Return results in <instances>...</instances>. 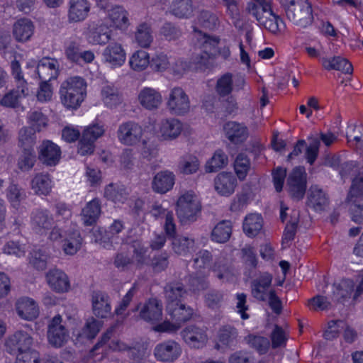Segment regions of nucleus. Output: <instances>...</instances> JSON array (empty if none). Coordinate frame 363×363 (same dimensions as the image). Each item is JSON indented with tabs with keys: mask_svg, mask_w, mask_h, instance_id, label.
Returning <instances> with one entry per match:
<instances>
[{
	"mask_svg": "<svg viewBox=\"0 0 363 363\" xmlns=\"http://www.w3.org/2000/svg\"><path fill=\"white\" fill-rule=\"evenodd\" d=\"M131 247L133 249L131 257V259H133V264H135L137 269H140L148 263V249L140 240L133 241L131 243Z\"/></svg>",
	"mask_w": 363,
	"mask_h": 363,
	"instance_id": "nucleus-38",
	"label": "nucleus"
},
{
	"mask_svg": "<svg viewBox=\"0 0 363 363\" xmlns=\"http://www.w3.org/2000/svg\"><path fill=\"white\" fill-rule=\"evenodd\" d=\"M143 135V128L134 121L121 123L117 130L119 141L125 145H134L139 143Z\"/></svg>",
	"mask_w": 363,
	"mask_h": 363,
	"instance_id": "nucleus-10",
	"label": "nucleus"
},
{
	"mask_svg": "<svg viewBox=\"0 0 363 363\" xmlns=\"http://www.w3.org/2000/svg\"><path fill=\"white\" fill-rule=\"evenodd\" d=\"M167 311L174 323L164 321L155 327L157 332L174 333L178 330L182 323L189 321L193 316L194 310L182 303L167 304Z\"/></svg>",
	"mask_w": 363,
	"mask_h": 363,
	"instance_id": "nucleus-3",
	"label": "nucleus"
},
{
	"mask_svg": "<svg viewBox=\"0 0 363 363\" xmlns=\"http://www.w3.org/2000/svg\"><path fill=\"white\" fill-rule=\"evenodd\" d=\"M37 138L35 132L29 127L21 128L18 134V145L22 149H34Z\"/></svg>",
	"mask_w": 363,
	"mask_h": 363,
	"instance_id": "nucleus-48",
	"label": "nucleus"
},
{
	"mask_svg": "<svg viewBox=\"0 0 363 363\" xmlns=\"http://www.w3.org/2000/svg\"><path fill=\"white\" fill-rule=\"evenodd\" d=\"M177 206V215L182 224L196 221L201 210L198 196L191 191L184 193L179 198Z\"/></svg>",
	"mask_w": 363,
	"mask_h": 363,
	"instance_id": "nucleus-5",
	"label": "nucleus"
},
{
	"mask_svg": "<svg viewBox=\"0 0 363 363\" xmlns=\"http://www.w3.org/2000/svg\"><path fill=\"white\" fill-rule=\"evenodd\" d=\"M108 12L110 20L116 28L125 29L128 27V13L122 6H116L108 10Z\"/></svg>",
	"mask_w": 363,
	"mask_h": 363,
	"instance_id": "nucleus-50",
	"label": "nucleus"
},
{
	"mask_svg": "<svg viewBox=\"0 0 363 363\" xmlns=\"http://www.w3.org/2000/svg\"><path fill=\"white\" fill-rule=\"evenodd\" d=\"M262 218L257 213H251L247 216L243 222V230L249 237L256 236L262 230Z\"/></svg>",
	"mask_w": 363,
	"mask_h": 363,
	"instance_id": "nucleus-45",
	"label": "nucleus"
},
{
	"mask_svg": "<svg viewBox=\"0 0 363 363\" xmlns=\"http://www.w3.org/2000/svg\"><path fill=\"white\" fill-rule=\"evenodd\" d=\"M246 339L250 347L260 354H266L270 347V342L265 337L250 335Z\"/></svg>",
	"mask_w": 363,
	"mask_h": 363,
	"instance_id": "nucleus-56",
	"label": "nucleus"
},
{
	"mask_svg": "<svg viewBox=\"0 0 363 363\" xmlns=\"http://www.w3.org/2000/svg\"><path fill=\"white\" fill-rule=\"evenodd\" d=\"M197 21L200 26L209 30L216 28L218 24V17L208 11H202Z\"/></svg>",
	"mask_w": 363,
	"mask_h": 363,
	"instance_id": "nucleus-63",
	"label": "nucleus"
},
{
	"mask_svg": "<svg viewBox=\"0 0 363 363\" xmlns=\"http://www.w3.org/2000/svg\"><path fill=\"white\" fill-rule=\"evenodd\" d=\"M135 42L143 48H147L153 41V35L151 27L146 23L140 24L135 33Z\"/></svg>",
	"mask_w": 363,
	"mask_h": 363,
	"instance_id": "nucleus-46",
	"label": "nucleus"
},
{
	"mask_svg": "<svg viewBox=\"0 0 363 363\" xmlns=\"http://www.w3.org/2000/svg\"><path fill=\"white\" fill-rule=\"evenodd\" d=\"M140 104L145 109H157L162 102L161 94L156 89L145 87L140 90L138 96Z\"/></svg>",
	"mask_w": 363,
	"mask_h": 363,
	"instance_id": "nucleus-24",
	"label": "nucleus"
},
{
	"mask_svg": "<svg viewBox=\"0 0 363 363\" xmlns=\"http://www.w3.org/2000/svg\"><path fill=\"white\" fill-rule=\"evenodd\" d=\"M55 223L53 216L47 209L37 208L31 213L30 224L37 233L43 234L51 229Z\"/></svg>",
	"mask_w": 363,
	"mask_h": 363,
	"instance_id": "nucleus-17",
	"label": "nucleus"
},
{
	"mask_svg": "<svg viewBox=\"0 0 363 363\" xmlns=\"http://www.w3.org/2000/svg\"><path fill=\"white\" fill-rule=\"evenodd\" d=\"M225 137L233 144L243 143L249 136L247 127L235 121H228L223 126Z\"/></svg>",
	"mask_w": 363,
	"mask_h": 363,
	"instance_id": "nucleus-21",
	"label": "nucleus"
},
{
	"mask_svg": "<svg viewBox=\"0 0 363 363\" xmlns=\"http://www.w3.org/2000/svg\"><path fill=\"white\" fill-rule=\"evenodd\" d=\"M33 343V339L28 333L18 330L6 338L4 347L7 353L16 357L31 350Z\"/></svg>",
	"mask_w": 363,
	"mask_h": 363,
	"instance_id": "nucleus-7",
	"label": "nucleus"
},
{
	"mask_svg": "<svg viewBox=\"0 0 363 363\" xmlns=\"http://www.w3.org/2000/svg\"><path fill=\"white\" fill-rule=\"evenodd\" d=\"M91 305L93 313L96 317L106 318L111 315V298L106 293L101 291H93Z\"/></svg>",
	"mask_w": 363,
	"mask_h": 363,
	"instance_id": "nucleus-20",
	"label": "nucleus"
},
{
	"mask_svg": "<svg viewBox=\"0 0 363 363\" xmlns=\"http://www.w3.org/2000/svg\"><path fill=\"white\" fill-rule=\"evenodd\" d=\"M28 123L30 127L35 132H40L45 129L48 123V119L45 115L38 111H30L27 116Z\"/></svg>",
	"mask_w": 363,
	"mask_h": 363,
	"instance_id": "nucleus-52",
	"label": "nucleus"
},
{
	"mask_svg": "<svg viewBox=\"0 0 363 363\" xmlns=\"http://www.w3.org/2000/svg\"><path fill=\"white\" fill-rule=\"evenodd\" d=\"M101 214V203L98 199L89 201L82 209V220L85 225H92Z\"/></svg>",
	"mask_w": 363,
	"mask_h": 363,
	"instance_id": "nucleus-41",
	"label": "nucleus"
},
{
	"mask_svg": "<svg viewBox=\"0 0 363 363\" xmlns=\"http://www.w3.org/2000/svg\"><path fill=\"white\" fill-rule=\"evenodd\" d=\"M232 234V223L230 220L219 222L211 232V239L218 243L228 242Z\"/></svg>",
	"mask_w": 363,
	"mask_h": 363,
	"instance_id": "nucleus-43",
	"label": "nucleus"
},
{
	"mask_svg": "<svg viewBox=\"0 0 363 363\" xmlns=\"http://www.w3.org/2000/svg\"><path fill=\"white\" fill-rule=\"evenodd\" d=\"M102 55L104 61L113 68L122 66L125 61V52L118 43H111L107 45Z\"/></svg>",
	"mask_w": 363,
	"mask_h": 363,
	"instance_id": "nucleus-22",
	"label": "nucleus"
},
{
	"mask_svg": "<svg viewBox=\"0 0 363 363\" xmlns=\"http://www.w3.org/2000/svg\"><path fill=\"white\" fill-rule=\"evenodd\" d=\"M36 161L34 149H23L22 153L18 159L17 165L22 171L30 170Z\"/></svg>",
	"mask_w": 363,
	"mask_h": 363,
	"instance_id": "nucleus-55",
	"label": "nucleus"
},
{
	"mask_svg": "<svg viewBox=\"0 0 363 363\" xmlns=\"http://www.w3.org/2000/svg\"><path fill=\"white\" fill-rule=\"evenodd\" d=\"M329 204L328 195L318 186H311L308 193L307 205L316 211H322Z\"/></svg>",
	"mask_w": 363,
	"mask_h": 363,
	"instance_id": "nucleus-26",
	"label": "nucleus"
},
{
	"mask_svg": "<svg viewBox=\"0 0 363 363\" xmlns=\"http://www.w3.org/2000/svg\"><path fill=\"white\" fill-rule=\"evenodd\" d=\"M12 75L16 83V89L6 94L0 101L1 105L6 107H16L18 106L19 99L28 95L29 89L26 81L21 73V66L18 61L14 60L11 65Z\"/></svg>",
	"mask_w": 363,
	"mask_h": 363,
	"instance_id": "nucleus-6",
	"label": "nucleus"
},
{
	"mask_svg": "<svg viewBox=\"0 0 363 363\" xmlns=\"http://www.w3.org/2000/svg\"><path fill=\"white\" fill-rule=\"evenodd\" d=\"M320 61L323 67L328 71L337 70L350 74L353 72L352 65L346 58L341 56L321 57Z\"/></svg>",
	"mask_w": 363,
	"mask_h": 363,
	"instance_id": "nucleus-31",
	"label": "nucleus"
},
{
	"mask_svg": "<svg viewBox=\"0 0 363 363\" xmlns=\"http://www.w3.org/2000/svg\"><path fill=\"white\" fill-rule=\"evenodd\" d=\"M194 6L191 0H172L169 12L179 18H188L193 15Z\"/></svg>",
	"mask_w": 363,
	"mask_h": 363,
	"instance_id": "nucleus-39",
	"label": "nucleus"
},
{
	"mask_svg": "<svg viewBox=\"0 0 363 363\" xmlns=\"http://www.w3.org/2000/svg\"><path fill=\"white\" fill-rule=\"evenodd\" d=\"M179 345L174 340H168L156 345L154 350L155 358L164 362H172L181 354Z\"/></svg>",
	"mask_w": 363,
	"mask_h": 363,
	"instance_id": "nucleus-15",
	"label": "nucleus"
},
{
	"mask_svg": "<svg viewBox=\"0 0 363 363\" xmlns=\"http://www.w3.org/2000/svg\"><path fill=\"white\" fill-rule=\"evenodd\" d=\"M48 255L40 249L33 250L30 258V263L38 270H43L46 268Z\"/></svg>",
	"mask_w": 363,
	"mask_h": 363,
	"instance_id": "nucleus-64",
	"label": "nucleus"
},
{
	"mask_svg": "<svg viewBox=\"0 0 363 363\" xmlns=\"http://www.w3.org/2000/svg\"><path fill=\"white\" fill-rule=\"evenodd\" d=\"M60 147L51 140H44L38 147V159L46 166H55L60 161Z\"/></svg>",
	"mask_w": 363,
	"mask_h": 363,
	"instance_id": "nucleus-16",
	"label": "nucleus"
},
{
	"mask_svg": "<svg viewBox=\"0 0 363 363\" xmlns=\"http://www.w3.org/2000/svg\"><path fill=\"white\" fill-rule=\"evenodd\" d=\"M167 108L174 115L182 116L190 110V100L184 90L179 86H175L170 90Z\"/></svg>",
	"mask_w": 363,
	"mask_h": 363,
	"instance_id": "nucleus-9",
	"label": "nucleus"
},
{
	"mask_svg": "<svg viewBox=\"0 0 363 363\" xmlns=\"http://www.w3.org/2000/svg\"><path fill=\"white\" fill-rule=\"evenodd\" d=\"M68 337L69 333L62 323L61 315H55L48 325V338L50 344L56 347H62Z\"/></svg>",
	"mask_w": 363,
	"mask_h": 363,
	"instance_id": "nucleus-12",
	"label": "nucleus"
},
{
	"mask_svg": "<svg viewBox=\"0 0 363 363\" xmlns=\"http://www.w3.org/2000/svg\"><path fill=\"white\" fill-rule=\"evenodd\" d=\"M233 74L227 72L222 75L217 81L216 89L221 96L229 95L233 89Z\"/></svg>",
	"mask_w": 363,
	"mask_h": 363,
	"instance_id": "nucleus-57",
	"label": "nucleus"
},
{
	"mask_svg": "<svg viewBox=\"0 0 363 363\" xmlns=\"http://www.w3.org/2000/svg\"><path fill=\"white\" fill-rule=\"evenodd\" d=\"M140 317L148 322H157L162 319V305L156 298H150L140 312Z\"/></svg>",
	"mask_w": 363,
	"mask_h": 363,
	"instance_id": "nucleus-34",
	"label": "nucleus"
},
{
	"mask_svg": "<svg viewBox=\"0 0 363 363\" xmlns=\"http://www.w3.org/2000/svg\"><path fill=\"white\" fill-rule=\"evenodd\" d=\"M149 54L142 50L135 51L129 60V65L132 69L136 72L145 70L150 65Z\"/></svg>",
	"mask_w": 363,
	"mask_h": 363,
	"instance_id": "nucleus-49",
	"label": "nucleus"
},
{
	"mask_svg": "<svg viewBox=\"0 0 363 363\" xmlns=\"http://www.w3.org/2000/svg\"><path fill=\"white\" fill-rule=\"evenodd\" d=\"M306 173L303 167H295L289 174L286 188L293 199L299 201L305 195L306 190Z\"/></svg>",
	"mask_w": 363,
	"mask_h": 363,
	"instance_id": "nucleus-8",
	"label": "nucleus"
},
{
	"mask_svg": "<svg viewBox=\"0 0 363 363\" xmlns=\"http://www.w3.org/2000/svg\"><path fill=\"white\" fill-rule=\"evenodd\" d=\"M6 196L13 206H16L26 198V193L21 186L11 183L7 189Z\"/></svg>",
	"mask_w": 363,
	"mask_h": 363,
	"instance_id": "nucleus-58",
	"label": "nucleus"
},
{
	"mask_svg": "<svg viewBox=\"0 0 363 363\" xmlns=\"http://www.w3.org/2000/svg\"><path fill=\"white\" fill-rule=\"evenodd\" d=\"M272 281V277L269 274H263L253 280L251 283L252 296L259 301H267Z\"/></svg>",
	"mask_w": 363,
	"mask_h": 363,
	"instance_id": "nucleus-27",
	"label": "nucleus"
},
{
	"mask_svg": "<svg viewBox=\"0 0 363 363\" xmlns=\"http://www.w3.org/2000/svg\"><path fill=\"white\" fill-rule=\"evenodd\" d=\"M245 11L247 14L255 18L259 25L273 33L281 31L284 28L283 21L273 12L270 4L262 6L247 3Z\"/></svg>",
	"mask_w": 363,
	"mask_h": 363,
	"instance_id": "nucleus-2",
	"label": "nucleus"
},
{
	"mask_svg": "<svg viewBox=\"0 0 363 363\" xmlns=\"http://www.w3.org/2000/svg\"><path fill=\"white\" fill-rule=\"evenodd\" d=\"M104 196L115 203H123L128 199V192L123 185L111 183L106 186Z\"/></svg>",
	"mask_w": 363,
	"mask_h": 363,
	"instance_id": "nucleus-42",
	"label": "nucleus"
},
{
	"mask_svg": "<svg viewBox=\"0 0 363 363\" xmlns=\"http://www.w3.org/2000/svg\"><path fill=\"white\" fill-rule=\"evenodd\" d=\"M35 26L31 20L23 18L18 20L13 26V35L18 42H26L33 35Z\"/></svg>",
	"mask_w": 363,
	"mask_h": 363,
	"instance_id": "nucleus-30",
	"label": "nucleus"
},
{
	"mask_svg": "<svg viewBox=\"0 0 363 363\" xmlns=\"http://www.w3.org/2000/svg\"><path fill=\"white\" fill-rule=\"evenodd\" d=\"M287 18L294 24L305 28L313 19L308 0H281Z\"/></svg>",
	"mask_w": 363,
	"mask_h": 363,
	"instance_id": "nucleus-4",
	"label": "nucleus"
},
{
	"mask_svg": "<svg viewBox=\"0 0 363 363\" xmlns=\"http://www.w3.org/2000/svg\"><path fill=\"white\" fill-rule=\"evenodd\" d=\"M164 294L168 303H182L186 296L187 291L184 284L179 281H172L164 286Z\"/></svg>",
	"mask_w": 363,
	"mask_h": 363,
	"instance_id": "nucleus-36",
	"label": "nucleus"
},
{
	"mask_svg": "<svg viewBox=\"0 0 363 363\" xmlns=\"http://www.w3.org/2000/svg\"><path fill=\"white\" fill-rule=\"evenodd\" d=\"M46 280L50 287L57 293L67 292L70 289L67 275L60 269L50 270L46 274Z\"/></svg>",
	"mask_w": 363,
	"mask_h": 363,
	"instance_id": "nucleus-23",
	"label": "nucleus"
},
{
	"mask_svg": "<svg viewBox=\"0 0 363 363\" xmlns=\"http://www.w3.org/2000/svg\"><path fill=\"white\" fill-rule=\"evenodd\" d=\"M237 184V179L232 173L222 172L218 174L214 179V186L216 191L222 196L232 194Z\"/></svg>",
	"mask_w": 363,
	"mask_h": 363,
	"instance_id": "nucleus-28",
	"label": "nucleus"
},
{
	"mask_svg": "<svg viewBox=\"0 0 363 363\" xmlns=\"http://www.w3.org/2000/svg\"><path fill=\"white\" fill-rule=\"evenodd\" d=\"M169 254L166 252L154 255L150 263L153 272L160 273L166 270L169 266Z\"/></svg>",
	"mask_w": 363,
	"mask_h": 363,
	"instance_id": "nucleus-60",
	"label": "nucleus"
},
{
	"mask_svg": "<svg viewBox=\"0 0 363 363\" xmlns=\"http://www.w3.org/2000/svg\"><path fill=\"white\" fill-rule=\"evenodd\" d=\"M82 242V238L77 230H67L62 240V250L66 255H73L81 248Z\"/></svg>",
	"mask_w": 363,
	"mask_h": 363,
	"instance_id": "nucleus-32",
	"label": "nucleus"
},
{
	"mask_svg": "<svg viewBox=\"0 0 363 363\" xmlns=\"http://www.w3.org/2000/svg\"><path fill=\"white\" fill-rule=\"evenodd\" d=\"M30 187L36 195L50 194L52 188L50 176L45 173L36 174L30 181Z\"/></svg>",
	"mask_w": 363,
	"mask_h": 363,
	"instance_id": "nucleus-35",
	"label": "nucleus"
},
{
	"mask_svg": "<svg viewBox=\"0 0 363 363\" xmlns=\"http://www.w3.org/2000/svg\"><path fill=\"white\" fill-rule=\"evenodd\" d=\"M17 311L19 316L28 320L35 318L39 313L36 303L30 298H23L18 301Z\"/></svg>",
	"mask_w": 363,
	"mask_h": 363,
	"instance_id": "nucleus-40",
	"label": "nucleus"
},
{
	"mask_svg": "<svg viewBox=\"0 0 363 363\" xmlns=\"http://www.w3.org/2000/svg\"><path fill=\"white\" fill-rule=\"evenodd\" d=\"M194 32L201 36L202 43L201 49L208 52L211 56L217 57V48L220 42V38L216 36H211L203 33L196 26H194Z\"/></svg>",
	"mask_w": 363,
	"mask_h": 363,
	"instance_id": "nucleus-47",
	"label": "nucleus"
},
{
	"mask_svg": "<svg viewBox=\"0 0 363 363\" xmlns=\"http://www.w3.org/2000/svg\"><path fill=\"white\" fill-rule=\"evenodd\" d=\"M348 129L351 131L347 133V143L357 152L363 153V125H350Z\"/></svg>",
	"mask_w": 363,
	"mask_h": 363,
	"instance_id": "nucleus-44",
	"label": "nucleus"
},
{
	"mask_svg": "<svg viewBox=\"0 0 363 363\" xmlns=\"http://www.w3.org/2000/svg\"><path fill=\"white\" fill-rule=\"evenodd\" d=\"M228 163V157L222 150H217L206 164L207 172H215L224 168Z\"/></svg>",
	"mask_w": 363,
	"mask_h": 363,
	"instance_id": "nucleus-51",
	"label": "nucleus"
},
{
	"mask_svg": "<svg viewBox=\"0 0 363 363\" xmlns=\"http://www.w3.org/2000/svg\"><path fill=\"white\" fill-rule=\"evenodd\" d=\"M346 203L349 206L350 213L357 211L363 201V172L359 173L352 181Z\"/></svg>",
	"mask_w": 363,
	"mask_h": 363,
	"instance_id": "nucleus-18",
	"label": "nucleus"
},
{
	"mask_svg": "<svg viewBox=\"0 0 363 363\" xmlns=\"http://www.w3.org/2000/svg\"><path fill=\"white\" fill-rule=\"evenodd\" d=\"M101 323L94 318L87 320L82 328L80 336L91 340L94 338L100 330Z\"/></svg>",
	"mask_w": 363,
	"mask_h": 363,
	"instance_id": "nucleus-62",
	"label": "nucleus"
},
{
	"mask_svg": "<svg viewBox=\"0 0 363 363\" xmlns=\"http://www.w3.org/2000/svg\"><path fill=\"white\" fill-rule=\"evenodd\" d=\"M68 19L69 22H81L86 18L91 4L87 0H69Z\"/></svg>",
	"mask_w": 363,
	"mask_h": 363,
	"instance_id": "nucleus-25",
	"label": "nucleus"
},
{
	"mask_svg": "<svg viewBox=\"0 0 363 363\" xmlns=\"http://www.w3.org/2000/svg\"><path fill=\"white\" fill-rule=\"evenodd\" d=\"M172 245L173 251L182 256L191 254L196 249L194 239L183 235L173 237Z\"/></svg>",
	"mask_w": 363,
	"mask_h": 363,
	"instance_id": "nucleus-37",
	"label": "nucleus"
},
{
	"mask_svg": "<svg viewBox=\"0 0 363 363\" xmlns=\"http://www.w3.org/2000/svg\"><path fill=\"white\" fill-rule=\"evenodd\" d=\"M181 335L184 342L194 348L203 347L208 340L206 328L196 325H188L182 330Z\"/></svg>",
	"mask_w": 363,
	"mask_h": 363,
	"instance_id": "nucleus-14",
	"label": "nucleus"
},
{
	"mask_svg": "<svg viewBox=\"0 0 363 363\" xmlns=\"http://www.w3.org/2000/svg\"><path fill=\"white\" fill-rule=\"evenodd\" d=\"M183 130L182 123L176 118H167L162 121L160 133L164 140H172L177 138Z\"/></svg>",
	"mask_w": 363,
	"mask_h": 363,
	"instance_id": "nucleus-33",
	"label": "nucleus"
},
{
	"mask_svg": "<svg viewBox=\"0 0 363 363\" xmlns=\"http://www.w3.org/2000/svg\"><path fill=\"white\" fill-rule=\"evenodd\" d=\"M86 95V83L81 77H69L60 86V100L67 109H77L84 101Z\"/></svg>",
	"mask_w": 363,
	"mask_h": 363,
	"instance_id": "nucleus-1",
	"label": "nucleus"
},
{
	"mask_svg": "<svg viewBox=\"0 0 363 363\" xmlns=\"http://www.w3.org/2000/svg\"><path fill=\"white\" fill-rule=\"evenodd\" d=\"M101 96L105 104L110 108L114 107L121 102L118 89L113 86H104L101 89Z\"/></svg>",
	"mask_w": 363,
	"mask_h": 363,
	"instance_id": "nucleus-54",
	"label": "nucleus"
},
{
	"mask_svg": "<svg viewBox=\"0 0 363 363\" xmlns=\"http://www.w3.org/2000/svg\"><path fill=\"white\" fill-rule=\"evenodd\" d=\"M59 67L60 64L56 59L43 57L38 63L34 72L38 74L41 81L50 82L57 77Z\"/></svg>",
	"mask_w": 363,
	"mask_h": 363,
	"instance_id": "nucleus-19",
	"label": "nucleus"
},
{
	"mask_svg": "<svg viewBox=\"0 0 363 363\" xmlns=\"http://www.w3.org/2000/svg\"><path fill=\"white\" fill-rule=\"evenodd\" d=\"M65 53L68 60L79 65L91 63L95 59V55L91 50H84L83 46L75 40L67 44Z\"/></svg>",
	"mask_w": 363,
	"mask_h": 363,
	"instance_id": "nucleus-13",
	"label": "nucleus"
},
{
	"mask_svg": "<svg viewBox=\"0 0 363 363\" xmlns=\"http://www.w3.org/2000/svg\"><path fill=\"white\" fill-rule=\"evenodd\" d=\"M298 213L294 212V215L291 217V220L286 224L282 238L283 244L288 243L294 239L298 228Z\"/></svg>",
	"mask_w": 363,
	"mask_h": 363,
	"instance_id": "nucleus-59",
	"label": "nucleus"
},
{
	"mask_svg": "<svg viewBox=\"0 0 363 363\" xmlns=\"http://www.w3.org/2000/svg\"><path fill=\"white\" fill-rule=\"evenodd\" d=\"M175 181V176L169 170L158 172L153 178L152 188L154 191L165 194L172 189Z\"/></svg>",
	"mask_w": 363,
	"mask_h": 363,
	"instance_id": "nucleus-29",
	"label": "nucleus"
},
{
	"mask_svg": "<svg viewBox=\"0 0 363 363\" xmlns=\"http://www.w3.org/2000/svg\"><path fill=\"white\" fill-rule=\"evenodd\" d=\"M251 168L250 160L244 153H240L234 162V169L238 177L244 180Z\"/></svg>",
	"mask_w": 363,
	"mask_h": 363,
	"instance_id": "nucleus-53",
	"label": "nucleus"
},
{
	"mask_svg": "<svg viewBox=\"0 0 363 363\" xmlns=\"http://www.w3.org/2000/svg\"><path fill=\"white\" fill-rule=\"evenodd\" d=\"M112 30L102 21L89 22L87 25L86 38L93 45H105L111 39Z\"/></svg>",
	"mask_w": 363,
	"mask_h": 363,
	"instance_id": "nucleus-11",
	"label": "nucleus"
},
{
	"mask_svg": "<svg viewBox=\"0 0 363 363\" xmlns=\"http://www.w3.org/2000/svg\"><path fill=\"white\" fill-rule=\"evenodd\" d=\"M160 34L167 40H176L179 39L182 32L181 28L174 23L166 22L160 28Z\"/></svg>",
	"mask_w": 363,
	"mask_h": 363,
	"instance_id": "nucleus-61",
	"label": "nucleus"
}]
</instances>
